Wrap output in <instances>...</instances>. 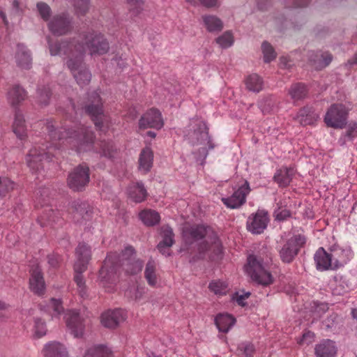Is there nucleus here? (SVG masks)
I'll list each match as a JSON object with an SVG mask.
<instances>
[{
	"instance_id": "1",
	"label": "nucleus",
	"mask_w": 357,
	"mask_h": 357,
	"mask_svg": "<svg viewBox=\"0 0 357 357\" xmlns=\"http://www.w3.org/2000/svg\"><path fill=\"white\" fill-rule=\"evenodd\" d=\"M67 120L59 130H56L55 123L53 121H47L44 131L47 132L50 139V145L46 146L47 151L40 147L34 146L31 149L26 156V162L28 167L33 171H38L43 167L44 160H52L50 155H54L53 151L60 149L61 146H69L77 153L90 151L94 148L95 151L102 155L107 158H113L116 149L112 142L101 141L93 146V132L89 128Z\"/></svg>"
},
{
	"instance_id": "2",
	"label": "nucleus",
	"mask_w": 357,
	"mask_h": 357,
	"mask_svg": "<svg viewBox=\"0 0 357 357\" xmlns=\"http://www.w3.org/2000/svg\"><path fill=\"white\" fill-rule=\"evenodd\" d=\"M120 266L127 274L135 275L141 272L143 261L135 258L134 249L131 246L126 247L121 255L116 252L108 254L98 276L100 284L105 291L112 292L115 290Z\"/></svg>"
},
{
	"instance_id": "3",
	"label": "nucleus",
	"mask_w": 357,
	"mask_h": 357,
	"mask_svg": "<svg viewBox=\"0 0 357 357\" xmlns=\"http://www.w3.org/2000/svg\"><path fill=\"white\" fill-rule=\"evenodd\" d=\"M47 43L52 56L59 55L68 57L67 66L77 83L81 87L88 84L91 80V74L83 63L84 45H79L76 50L77 54L73 56L72 54L68 53L67 50L61 48V45L58 43V40L53 42L50 37H47Z\"/></svg>"
},
{
	"instance_id": "4",
	"label": "nucleus",
	"mask_w": 357,
	"mask_h": 357,
	"mask_svg": "<svg viewBox=\"0 0 357 357\" xmlns=\"http://www.w3.org/2000/svg\"><path fill=\"white\" fill-rule=\"evenodd\" d=\"M183 234L185 240L189 243L205 238L204 242L199 245L200 252H211L213 255L218 256L222 252L221 243L215 232L210 227L197 225L185 227Z\"/></svg>"
},
{
	"instance_id": "5",
	"label": "nucleus",
	"mask_w": 357,
	"mask_h": 357,
	"mask_svg": "<svg viewBox=\"0 0 357 357\" xmlns=\"http://www.w3.org/2000/svg\"><path fill=\"white\" fill-rule=\"evenodd\" d=\"M79 38L82 40V42L75 40L72 42L58 41V43L61 45L62 49H66L68 51V53L72 54L74 56L77 54V49L79 45H84V52L85 49L87 48L91 55L98 54L102 55L106 54L109 48V43L105 36L98 32L91 31L84 34H80Z\"/></svg>"
},
{
	"instance_id": "6",
	"label": "nucleus",
	"mask_w": 357,
	"mask_h": 357,
	"mask_svg": "<svg viewBox=\"0 0 357 357\" xmlns=\"http://www.w3.org/2000/svg\"><path fill=\"white\" fill-rule=\"evenodd\" d=\"M76 261L74 264L75 272L74 281L77 285V291L82 298L87 296V287L85 280L82 275L86 268L91 259V248L85 243H79L76 248Z\"/></svg>"
},
{
	"instance_id": "7",
	"label": "nucleus",
	"mask_w": 357,
	"mask_h": 357,
	"mask_svg": "<svg viewBox=\"0 0 357 357\" xmlns=\"http://www.w3.org/2000/svg\"><path fill=\"white\" fill-rule=\"evenodd\" d=\"M102 103L100 95L97 91H93L91 95L89 102L81 105V109H84L88 114L97 129L105 131L108 128L107 117L102 110Z\"/></svg>"
},
{
	"instance_id": "8",
	"label": "nucleus",
	"mask_w": 357,
	"mask_h": 357,
	"mask_svg": "<svg viewBox=\"0 0 357 357\" xmlns=\"http://www.w3.org/2000/svg\"><path fill=\"white\" fill-rule=\"evenodd\" d=\"M244 268L248 275L259 284L268 286L274 281L272 274L264 268L261 259L253 255L248 257Z\"/></svg>"
},
{
	"instance_id": "9",
	"label": "nucleus",
	"mask_w": 357,
	"mask_h": 357,
	"mask_svg": "<svg viewBox=\"0 0 357 357\" xmlns=\"http://www.w3.org/2000/svg\"><path fill=\"white\" fill-rule=\"evenodd\" d=\"M343 252L344 250L338 249L333 250V253H328L323 248H319L316 251L314 257L317 269L324 271L338 268L345 262L339 256Z\"/></svg>"
},
{
	"instance_id": "10",
	"label": "nucleus",
	"mask_w": 357,
	"mask_h": 357,
	"mask_svg": "<svg viewBox=\"0 0 357 357\" xmlns=\"http://www.w3.org/2000/svg\"><path fill=\"white\" fill-rule=\"evenodd\" d=\"M348 109L342 104H333L326 112L324 122L328 127L342 128L347 123Z\"/></svg>"
},
{
	"instance_id": "11",
	"label": "nucleus",
	"mask_w": 357,
	"mask_h": 357,
	"mask_svg": "<svg viewBox=\"0 0 357 357\" xmlns=\"http://www.w3.org/2000/svg\"><path fill=\"white\" fill-rule=\"evenodd\" d=\"M305 243V238L296 235L290 238L280 251V258L285 263H290L297 255L300 248Z\"/></svg>"
},
{
	"instance_id": "12",
	"label": "nucleus",
	"mask_w": 357,
	"mask_h": 357,
	"mask_svg": "<svg viewBox=\"0 0 357 357\" xmlns=\"http://www.w3.org/2000/svg\"><path fill=\"white\" fill-rule=\"evenodd\" d=\"M89 182V168L84 165H80L75 168L68 178L69 187L75 191L82 190Z\"/></svg>"
},
{
	"instance_id": "13",
	"label": "nucleus",
	"mask_w": 357,
	"mask_h": 357,
	"mask_svg": "<svg viewBox=\"0 0 357 357\" xmlns=\"http://www.w3.org/2000/svg\"><path fill=\"white\" fill-rule=\"evenodd\" d=\"M250 190L249 183L245 181L244 184L235 190L231 196L222 198V202L227 208H238L245 203L246 197Z\"/></svg>"
},
{
	"instance_id": "14",
	"label": "nucleus",
	"mask_w": 357,
	"mask_h": 357,
	"mask_svg": "<svg viewBox=\"0 0 357 357\" xmlns=\"http://www.w3.org/2000/svg\"><path fill=\"white\" fill-rule=\"evenodd\" d=\"M164 123L159 110L152 108L145 112L139 120V128L141 130L154 128L160 130Z\"/></svg>"
},
{
	"instance_id": "15",
	"label": "nucleus",
	"mask_w": 357,
	"mask_h": 357,
	"mask_svg": "<svg viewBox=\"0 0 357 357\" xmlns=\"http://www.w3.org/2000/svg\"><path fill=\"white\" fill-rule=\"evenodd\" d=\"M48 28L54 35L66 34L72 29L71 19L65 13L54 15L49 22Z\"/></svg>"
},
{
	"instance_id": "16",
	"label": "nucleus",
	"mask_w": 357,
	"mask_h": 357,
	"mask_svg": "<svg viewBox=\"0 0 357 357\" xmlns=\"http://www.w3.org/2000/svg\"><path fill=\"white\" fill-rule=\"evenodd\" d=\"M67 327L75 337H80L84 334L85 320L75 310H69L65 315Z\"/></svg>"
},
{
	"instance_id": "17",
	"label": "nucleus",
	"mask_w": 357,
	"mask_h": 357,
	"mask_svg": "<svg viewBox=\"0 0 357 357\" xmlns=\"http://www.w3.org/2000/svg\"><path fill=\"white\" fill-rule=\"evenodd\" d=\"M39 204L42 209L39 213L38 222L42 227L52 225L54 223H58L60 221L61 214L59 211H54L51 206L43 204L40 198L38 200L37 206Z\"/></svg>"
},
{
	"instance_id": "18",
	"label": "nucleus",
	"mask_w": 357,
	"mask_h": 357,
	"mask_svg": "<svg viewBox=\"0 0 357 357\" xmlns=\"http://www.w3.org/2000/svg\"><path fill=\"white\" fill-rule=\"evenodd\" d=\"M268 222L267 212L258 211L255 214L249 216L247 220V228L253 234H261L266 229Z\"/></svg>"
},
{
	"instance_id": "19",
	"label": "nucleus",
	"mask_w": 357,
	"mask_h": 357,
	"mask_svg": "<svg viewBox=\"0 0 357 357\" xmlns=\"http://www.w3.org/2000/svg\"><path fill=\"white\" fill-rule=\"evenodd\" d=\"M126 319V312L121 309L107 310L101 315V324L106 328H115Z\"/></svg>"
},
{
	"instance_id": "20",
	"label": "nucleus",
	"mask_w": 357,
	"mask_h": 357,
	"mask_svg": "<svg viewBox=\"0 0 357 357\" xmlns=\"http://www.w3.org/2000/svg\"><path fill=\"white\" fill-rule=\"evenodd\" d=\"M69 210L71 218L75 221L80 222L82 220H87L90 218L92 208L88 203L75 202Z\"/></svg>"
},
{
	"instance_id": "21",
	"label": "nucleus",
	"mask_w": 357,
	"mask_h": 357,
	"mask_svg": "<svg viewBox=\"0 0 357 357\" xmlns=\"http://www.w3.org/2000/svg\"><path fill=\"white\" fill-rule=\"evenodd\" d=\"M295 173L296 170L293 167H282L276 170L273 176V181L279 187L285 188L290 184Z\"/></svg>"
},
{
	"instance_id": "22",
	"label": "nucleus",
	"mask_w": 357,
	"mask_h": 357,
	"mask_svg": "<svg viewBox=\"0 0 357 357\" xmlns=\"http://www.w3.org/2000/svg\"><path fill=\"white\" fill-rule=\"evenodd\" d=\"M31 290L36 294L42 295L45 292V281L40 269L37 266L31 271L29 279Z\"/></svg>"
},
{
	"instance_id": "23",
	"label": "nucleus",
	"mask_w": 357,
	"mask_h": 357,
	"mask_svg": "<svg viewBox=\"0 0 357 357\" xmlns=\"http://www.w3.org/2000/svg\"><path fill=\"white\" fill-rule=\"evenodd\" d=\"M162 240L158 243L159 252L165 256L170 255V248L174 243L172 229L168 226L162 227Z\"/></svg>"
},
{
	"instance_id": "24",
	"label": "nucleus",
	"mask_w": 357,
	"mask_h": 357,
	"mask_svg": "<svg viewBox=\"0 0 357 357\" xmlns=\"http://www.w3.org/2000/svg\"><path fill=\"white\" fill-rule=\"evenodd\" d=\"M319 118V112L315 111L313 107L306 106L298 112L296 119L301 125H311Z\"/></svg>"
},
{
	"instance_id": "25",
	"label": "nucleus",
	"mask_w": 357,
	"mask_h": 357,
	"mask_svg": "<svg viewBox=\"0 0 357 357\" xmlns=\"http://www.w3.org/2000/svg\"><path fill=\"white\" fill-rule=\"evenodd\" d=\"M42 352L44 357H68L65 346L55 341L46 344Z\"/></svg>"
},
{
	"instance_id": "26",
	"label": "nucleus",
	"mask_w": 357,
	"mask_h": 357,
	"mask_svg": "<svg viewBox=\"0 0 357 357\" xmlns=\"http://www.w3.org/2000/svg\"><path fill=\"white\" fill-rule=\"evenodd\" d=\"M17 65L23 69H29L31 67L32 59L30 51L23 45H17L15 54Z\"/></svg>"
},
{
	"instance_id": "27",
	"label": "nucleus",
	"mask_w": 357,
	"mask_h": 357,
	"mask_svg": "<svg viewBox=\"0 0 357 357\" xmlns=\"http://www.w3.org/2000/svg\"><path fill=\"white\" fill-rule=\"evenodd\" d=\"M314 352L317 357H335L337 347L333 341L326 340L316 345Z\"/></svg>"
},
{
	"instance_id": "28",
	"label": "nucleus",
	"mask_w": 357,
	"mask_h": 357,
	"mask_svg": "<svg viewBox=\"0 0 357 357\" xmlns=\"http://www.w3.org/2000/svg\"><path fill=\"white\" fill-rule=\"evenodd\" d=\"M153 152L149 147L144 148L139 157V169L144 174L150 171L153 166Z\"/></svg>"
},
{
	"instance_id": "29",
	"label": "nucleus",
	"mask_w": 357,
	"mask_h": 357,
	"mask_svg": "<svg viewBox=\"0 0 357 357\" xmlns=\"http://www.w3.org/2000/svg\"><path fill=\"white\" fill-rule=\"evenodd\" d=\"M128 194L130 199L136 203H140L144 201L148 195L143 183H132L128 189Z\"/></svg>"
},
{
	"instance_id": "30",
	"label": "nucleus",
	"mask_w": 357,
	"mask_h": 357,
	"mask_svg": "<svg viewBox=\"0 0 357 357\" xmlns=\"http://www.w3.org/2000/svg\"><path fill=\"white\" fill-rule=\"evenodd\" d=\"M13 130L17 137L21 140L26 139L27 137L25 120L23 114L19 109L15 111Z\"/></svg>"
},
{
	"instance_id": "31",
	"label": "nucleus",
	"mask_w": 357,
	"mask_h": 357,
	"mask_svg": "<svg viewBox=\"0 0 357 357\" xmlns=\"http://www.w3.org/2000/svg\"><path fill=\"white\" fill-rule=\"evenodd\" d=\"M26 97L25 90L18 85L13 86L8 92V100L13 107L19 106Z\"/></svg>"
},
{
	"instance_id": "32",
	"label": "nucleus",
	"mask_w": 357,
	"mask_h": 357,
	"mask_svg": "<svg viewBox=\"0 0 357 357\" xmlns=\"http://www.w3.org/2000/svg\"><path fill=\"white\" fill-rule=\"evenodd\" d=\"M144 278L149 286L152 287H155L156 286L160 275L158 273L157 264L152 259L149 260L146 265Z\"/></svg>"
},
{
	"instance_id": "33",
	"label": "nucleus",
	"mask_w": 357,
	"mask_h": 357,
	"mask_svg": "<svg viewBox=\"0 0 357 357\" xmlns=\"http://www.w3.org/2000/svg\"><path fill=\"white\" fill-rule=\"evenodd\" d=\"M203 23L209 32L220 31L223 28L222 20L214 15H204L202 16Z\"/></svg>"
},
{
	"instance_id": "34",
	"label": "nucleus",
	"mask_w": 357,
	"mask_h": 357,
	"mask_svg": "<svg viewBox=\"0 0 357 357\" xmlns=\"http://www.w3.org/2000/svg\"><path fill=\"white\" fill-rule=\"evenodd\" d=\"M236 320L230 314H220L216 316L215 323L218 330L223 333H227L233 326Z\"/></svg>"
},
{
	"instance_id": "35",
	"label": "nucleus",
	"mask_w": 357,
	"mask_h": 357,
	"mask_svg": "<svg viewBox=\"0 0 357 357\" xmlns=\"http://www.w3.org/2000/svg\"><path fill=\"white\" fill-rule=\"evenodd\" d=\"M139 219L142 222L148 226H154L159 223L160 220V214L152 209H144L139 214Z\"/></svg>"
},
{
	"instance_id": "36",
	"label": "nucleus",
	"mask_w": 357,
	"mask_h": 357,
	"mask_svg": "<svg viewBox=\"0 0 357 357\" xmlns=\"http://www.w3.org/2000/svg\"><path fill=\"white\" fill-rule=\"evenodd\" d=\"M245 84L248 90L259 93L263 89L264 81L259 75L253 73L245 78Z\"/></svg>"
},
{
	"instance_id": "37",
	"label": "nucleus",
	"mask_w": 357,
	"mask_h": 357,
	"mask_svg": "<svg viewBox=\"0 0 357 357\" xmlns=\"http://www.w3.org/2000/svg\"><path fill=\"white\" fill-rule=\"evenodd\" d=\"M332 55L328 52L312 54L310 61L317 69L327 66L332 61Z\"/></svg>"
},
{
	"instance_id": "38",
	"label": "nucleus",
	"mask_w": 357,
	"mask_h": 357,
	"mask_svg": "<svg viewBox=\"0 0 357 357\" xmlns=\"http://www.w3.org/2000/svg\"><path fill=\"white\" fill-rule=\"evenodd\" d=\"M195 135H196L197 144H204L207 143L210 149L214 148V145L210 139L207 128L204 123L201 122L199 123L198 130L195 132Z\"/></svg>"
},
{
	"instance_id": "39",
	"label": "nucleus",
	"mask_w": 357,
	"mask_h": 357,
	"mask_svg": "<svg viewBox=\"0 0 357 357\" xmlns=\"http://www.w3.org/2000/svg\"><path fill=\"white\" fill-rule=\"evenodd\" d=\"M42 310L50 314L52 317H56L63 312V307L60 299L52 298L47 305H40Z\"/></svg>"
},
{
	"instance_id": "40",
	"label": "nucleus",
	"mask_w": 357,
	"mask_h": 357,
	"mask_svg": "<svg viewBox=\"0 0 357 357\" xmlns=\"http://www.w3.org/2000/svg\"><path fill=\"white\" fill-rule=\"evenodd\" d=\"M15 187V183L9 177L0 176V200L9 195Z\"/></svg>"
},
{
	"instance_id": "41",
	"label": "nucleus",
	"mask_w": 357,
	"mask_h": 357,
	"mask_svg": "<svg viewBox=\"0 0 357 357\" xmlns=\"http://www.w3.org/2000/svg\"><path fill=\"white\" fill-rule=\"evenodd\" d=\"M84 357H112V354L107 347L98 345L89 349Z\"/></svg>"
},
{
	"instance_id": "42",
	"label": "nucleus",
	"mask_w": 357,
	"mask_h": 357,
	"mask_svg": "<svg viewBox=\"0 0 357 357\" xmlns=\"http://www.w3.org/2000/svg\"><path fill=\"white\" fill-rule=\"evenodd\" d=\"M289 94L293 100H298L306 96L307 89L303 84L296 83L291 85L289 90Z\"/></svg>"
},
{
	"instance_id": "43",
	"label": "nucleus",
	"mask_w": 357,
	"mask_h": 357,
	"mask_svg": "<svg viewBox=\"0 0 357 357\" xmlns=\"http://www.w3.org/2000/svg\"><path fill=\"white\" fill-rule=\"evenodd\" d=\"M128 10L132 17L139 16L144 8V0H126Z\"/></svg>"
},
{
	"instance_id": "44",
	"label": "nucleus",
	"mask_w": 357,
	"mask_h": 357,
	"mask_svg": "<svg viewBox=\"0 0 357 357\" xmlns=\"http://www.w3.org/2000/svg\"><path fill=\"white\" fill-rule=\"evenodd\" d=\"M209 289L216 295L222 296L229 290L228 284L220 280H213L210 282Z\"/></svg>"
},
{
	"instance_id": "45",
	"label": "nucleus",
	"mask_w": 357,
	"mask_h": 357,
	"mask_svg": "<svg viewBox=\"0 0 357 357\" xmlns=\"http://www.w3.org/2000/svg\"><path fill=\"white\" fill-rule=\"evenodd\" d=\"M255 351V349L252 344L242 342L238 345L236 352L239 357H252Z\"/></svg>"
},
{
	"instance_id": "46",
	"label": "nucleus",
	"mask_w": 357,
	"mask_h": 357,
	"mask_svg": "<svg viewBox=\"0 0 357 357\" xmlns=\"http://www.w3.org/2000/svg\"><path fill=\"white\" fill-rule=\"evenodd\" d=\"M51 97L50 87L38 88L37 91L36 100L42 106L48 105Z\"/></svg>"
},
{
	"instance_id": "47",
	"label": "nucleus",
	"mask_w": 357,
	"mask_h": 357,
	"mask_svg": "<svg viewBox=\"0 0 357 357\" xmlns=\"http://www.w3.org/2000/svg\"><path fill=\"white\" fill-rule=\"evenodd\" d=\"M76 13L78 15H85L89 9V0H73Z\"/></svg>"
},
{
	"instance_id": "48",
	"label": "nucleus",
	"mask_w": 357,
	"mask_h": 357,
	"mask_svg": "<svg viewBox=\"0 0 357 357\" xmlns=\"http://www.w3.org/2000/svg\"><path fill=\"white\" fill-rule=\"evenodd\" d=\"M216 43L222 48H227L234 43V37L230 31H226L216 38Z\"/></svg>"
},
{
	"instance_id": "49",
	"label": "nucleus",
	"mask_w": 357,
	"mask_h": 357,
	"mask_svg": "<svg viewBox=\"0 0 357 357\" xmlns=\"http://www.w3.org/2000/svg\"><path fill=\"white\" fill-rule=\"evenodd\" d=\"M264 54V61L268 63L276 57V54L273 47L267 42H264L261 45Z\"/></svg>"
},
{
	"instance_id": "50",
	"label": "nucleus",
	"mask_w": 357,
	"mask_h": 357,
	"mask_svg": "<svg viewBox=\"0 0 357 357\" xmlns=\"http://www.w3.org/2000/svg\"><path fill=\"white\" fill-rule=\"evenodd\" d=\"M34 335L40 338L46 334V326L43 321L39 319H36L34 321L33 326Z\"/></svg>"
},
{
	"instance_id": "51",
	"label": "nucleus",
	"mask_w": 357,
	"mask_h": 357,
	"mask_svg": "<svg viewBox=\"0 0 357 357\" xmlns=\"http://www.w3.org/2000/svg\"><path fill=\"white\" fill-rule=\"evenodd\" d=\"M37 8L42 18L47 21L51 13L50 6L45 3L40 2L37 3Z\"/></svg>"
},
{
	"instance_id": "52",
	"label": "nucleus",
	"mask_w": 357,
	"mask_h": 357,
	"mask_svg": "<svg viewBox=\"0 0 357 357\" xmlns=\"http://www.w3.org/2000/svg\"><path fill=\"white\" fill-rule=\"evenodd\" d=\"M250 296V292H246V293L236 292L234 294H233L232 300L234 302L237 303L238 305H239L241 306H245L246 305L245 301L249 298Z\"/></svg>"
},
{
	"instance_id": "53",
	"label": "nucleus",
	"mask_w": 357,
	"mask_h": 357,
	"mask_svg": "<svg viewBox=\"0 0 357 357\" xmlns=\"http://www.w3.org/2000/svg\"><path fill=\"white\" fill-rule=\"evenodd\" d=\"M345 135L349 139L357 137V123L351 122L349 123Z\"/></svg>"
},
{
	"instance_id": "54",
	"label": "nucleus",
	"mask_w": 357,
	"mask_h": 357,
	"mask_svg": "<svg viewBox=\"0 0 357 357\" xmlns=\"http://www.w3.org/2000/svg\"><path fill=\"white\" fill-rule=\"evenodd\" d=\"M199 3L207 8H219L221 0H199Z\"/></svg>"
},
{
	"instance_id": "55",
	"label": "nucleus",
	"mask_w": 357,
	"mask_h": 357,
	"mask_svg": "<svg viewBox=\"0 0 357 357\" xmlns=\"http://www.w3.org/2000/svg\"><path fill=\"white\" fill-rule=\"evenodd\" d=\"M9 305L0 301V321H5L8 319L10 314L8 312Z\"/></svg>"
},
{
	"instance_id": "56",
	"label": "nucleus",
	"mask_w": 357,
	"mask_h": 357,
	"mask_svg": "<svg viewBox=\"0 0 357 357\" xmlns=\"http://www.w3.org/2000/svg\"><path fill=\"white\" fill-rule=\"evenodd\" d=\"M61 261V258L58 254H52L48 256V263L53 268L57 267Z\"/></svg>"
},
{
	"instance_id": "57",
	"label": "nucleus",
	"mask_w": 357,
	"mask_h": 357,
	"mask_svg": "<svg viewBox=\"0 0 357 357\" xmlns=\"http://www.w3.org/2000/svg\"><path fill=\"white\" fill-rule=\"evenodd\" d=\"M291 213L287 209H282L277 213L276 219L278 220H284L287 218L290 217Z\"/></svg>"
},
{
	"instance_id": "58",
	"label": "nucleus",
	"mask_w": 357,
	"mask_h": 357,
	"mask_svg": "<svg viewBox=\"0 0 357 357\" xmlns=\"http://www.w3.org/2000/svg\"><path fill=\"white\" fill-rule=\"evenodd\" d=\"M309 3L308 0H295L294 7L301 8L306 6Z\"/></svg>"
},
{
	"instance_id": "59",
	"label": "nucleus",
	"mask_w": 357,
	"mask_h": 357,
	"mask_svg": "<svg viewBox=\"0 0 357 357\" xmlns=\"http://www.w3.org/2000/svg\"><path fill=\"white\" fill-rule=\"evenodd\" d=\"M268 3H269V0H257V6L260 10L266 9Z\"/></svg>"
},
{
	"instance_id": "60",
	"label": "nucleus",
	"mask_w": 357,
	"mask_h": 357,
	"mask_svg": "<svg viewBox=\"0 0 357 357\" xmlns=\"http://www.w3.org/2000/svg\"><path fill=\"white\" fill-rule=\"evenodd\" d=\"M313 336H314V334H313L312 332H310V331H308V332H307V333H305L303 334V339L301 340V342H300V343H301H301H303V342L305 341V340H306L307 338H308V337H309V338H312V337H313Z\"/></svg>"
},
{
	"instance_id": "61",
	"label": "nucleus",
	"mask_w": 357,
	"mask_h": 357,
	"mask_svg": "<svg viewBox=\"0 0 357 357\" xmlns=\"http://www.w3.org/2000/svg\"><path fill=\"white\" fill-rule=\"evenodd\" d=\"M0 18L1 19L3 23L5 24V25H8V20L6 19V14L5 13L0 9Z\"/></svg>"
},
{
	"instance_id": "62",
	"label": "nucleus",
	"mask_w": 357,
	"mask_h": 357,
	"mask_svg": "<svg viewBox=\"0 0 357 357\" xmlns=\"http://www.w3.org/2000/svg\"><path fill=\"white\" fill-rule=\"evenodd\" d=\"M349 63L351 65L357 64V52L355 54L352 59L349 60Z\"/></svg>"
},
{
	"instance_id": "63",
	"label": "nucleus",
	"mask_w": 357,
	"mask_h": 357,
	"mask_svg": "<svg viewBox=\"0 0 357 357\" xmlns=\"http://www.w3.org/2000/svg\"><path fill=\"white\" fill-rule=\"evenodd\" d=\"M280 61H281L282 63H284V67H286L287 66V61H287V59L286 57H284V56L281 57L280 58Z\"/></svg>"
},
{
	"instance_id": "64",
	"label": "nucleus",
	"mask_w": 357,
	"mask_h": 357,
	"mask_svg": "<svg viewBox=\"0 0 357 357\" xmlns=\"http://www.w3.org/2000/svg\"><path fill=\"white\" fill-rule=\"evenodd\" d=\"M185 1L194 6L199 4V0H185Z\"/></svg>"
}]
</instances>
